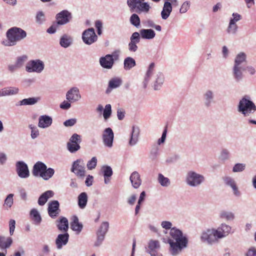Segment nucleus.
Here are the masks:
<instances>
[{"instance_id": "38", "label": "nucleus", "mask_w": 256, "mask_h": 256, "mask_svg": "<svg viewBox=\"0 0 256 256\" xmlns=\"http://www.w3.org/2000/svg\"><path fill=\"white\" fill-rule=\"evenodd\" d=\"M136 65L135 60L132 57L126 58L124 61V68L125 70H130Z\"/></svg>"}, {"instance_id": "31", "label": "nucleus", "mask_w": 256, "mask_h": 256, "mask_svg": "<svg viewBox=\"0 0 256 256\" xmlns=\"http://www.w3.org/2000/svg\"><path fill=\"white\" fill-rule=\"evenodd\" d=\"M73 42L72 38L68 34L62 35L60 40V44L64 48H67L70 46Z\"/></svg>"}, {"instance_id": "21", "label": "nucleus", "mask_w": 256, "mask_h": 256, "mask_svg": "<svg viewBox=\"0 0 256 256\" xmlns=\"http://www.w3.org/2000/svg\"><path fill=\"white\" fill-rule=\"evenodd\" d=\"M140 134V130L138 126H133L128 142L129 146H133L138 144L139 140Z\"/></svg>"}, {"instance_id": "6", "label": "nucleus", "mask_w": 256, "mask_h": 256, "mask_svg": "<svg viewBox=\"0 0 256 256\" xmlns=\"http://www.w3.org/2000/svg\"><path fill=\"white\" fill-rule=\"evenodd\" d=\"M6 36L8 40L11 42L10 44L15 45L17 42L21 40L26 36V33L20 28L14 27L8 30Z\"/></svg>"}, {"instance_id": "56", "label": "nucleus", "mask_w": 256, "mask_h": 256, "mask_svg": "<svg viewBox=\"0 0 256 256\" xmlns=\"http://www.w3.org/2000/svg\"><path fill=\"white\" fill-rule=\"evenodd\" d=\"M72 103L73 102L67 100H64L60 104V108L64 110H68L71 108Z\"/></svg>"}, {"instance_id": "27", "label": "nucleus", "mask_w": 256, "mask_h": 256, "mask_svg": "<svg viewBox=\"0 0 256 256\" xmlns=\"http://www.w3.org/2000/svg\"><path fill=\"white\" fill-rule=\"evenodd\" d=\"M130 180L132 187L136 189L138 188L142 184L140 176L138 172L135 171L132 173L130 177Z\"/></svg>"}, {"instance_id": "46", "label": "nucleus", "mask_w": 256, "mask_h": 256, "mask_svg": "<svg viewBox=\"0 0 256 256\" xmlns=\"http://www.w3.org/2000/svg\"><path fill=\"white\" fill-rule=\"evenodd\" d=\"M28 57L26 55H22L18 57L15 62L16 68H22L28 60Z\"/></svg>"}, {"instance_id": "29", "label": "nucleus", "mask_w": 256, "mask_h": 256, "mask_svg": "<svg viewBox=\"0 0 256 256\" xmlns=\"http://www.w3.org/2000/svg\"><path fill=\"white\" fill-rule=\"evenodd\" d=\"M46 166L41 162H36L33 166L32 174L35 176H40L41 172L46 170Z\"/></svg>"}, {"instance_id": "50", "label": "nucleus", "mask_w": 256, "mask_h": 256, "mask_svg": "<svg viewBox=\"0 0 256 256\" xmlns=\"http://www.w3.org/2000/svg\"><path fill=\"white\" fill-rule=\"evenodd\" d=\"M112 114V106L110 104H107L104 110L103 116L105 120L109 118Z\"/></svg>"}, {"instance_id": "54", "label": "nucleus", "mask_w": 256, "mask_h": 256, "mask_svg": "<svg viewBox=\"0 0 256 256\" xmlns=\"http://www.w3.org/2000/svg\"><path fill=\"white\" fill-rule=\"evenodd\" d=\"M96 164L97 158L96 157L94 156L88 162L86 166L88 170H92L96 167Z\"/></svg>"}, {"instance_id": "58", "label": "nucleus", "mask_w": 256, "mask_h": 256, "mask_svg": "<svg viewBox=\"0 0 256 256\" xmlns=\"http://www.w3.org/2000/svg\"><path fill=\"white\" fill-rule=\"evenodd\" d=\"M140 32H134L130 38V42L139 43L140 39Z\"/></svg>"}, {"instance_id": "33", "label": "nucleus", "mask_w": 256, "mask_h": 256, "mask_svg": "<svg viewBox=\"0 0 256 256\" xmlns=\"http://www.w3.org/2000/svg\"><path fill=\"white\" fill-rule=\"evenodd\" d=\"M12 243V239L10 237L0 236V248L6 250L9 248Z\"/></svg>"}, {"instance_id": "25", "label": "nucleus", "mask_w": 256, "mask_h": 256, "mask_svg": "<svg viewBox=\"0 0 256 256\" xmlns=\"http://www.w3.org/2000/svg\"><path fill=\"white\" fill-rule=\"evenodd\" d=\"M68 238L69 234L68 232H65L63 234H59L56 240V244L57 248L60 250L64 246H66L68 242Z\"/></svg>"}, {"instance_id": "51", "label": "nucleus", "mask_w": 256, "mask_h": 256, "mask_svg": "<svg viewBox=\"0 0 256 256\" xmlns=\"http://www.w3.org/2000/svg\"><path fill=\"white\" fill-rule=\"evenodd\" d=\"M238 26L236 24L229 22L227 28V32L229 34H235L238 30Z\"/></svg>"}, {"instance_id": "20", "label": "nucleus", "mask_w": 256, "mask_h": 256, "mask_svg": "<svg viewBox=\"0 0 256 256\" xmlns=\"http://www.w3.org/2000/svg\"><path fill=\"white\" fill-rule=\"evenodd\" d=\"M204 104L206 108H210L214 102V93L212 90H206L203 94Z\"/></svg>"}, {"instance_id": "57", "label": "nucleus", "mask_w": 256, "mask_h": 256, "mask_svg": "<svg viewBox=\"0 0 256 256\" xmlns=\"http://www.w3.org/2000/svg\"><path fill=\"white\" fill-rule=\"evenodd\" d=\"M30 128L31 130V137L32 139L36 138L39 136V130L38 128L32 125L30 126Z\"/></svg>"}, {"instance_id": "10", "label": "nucleus", "mask_w": 256, "mask_h": 256, "mask_svg": "<svg viewBox=\"0 0 256 256\" xmlns=\"http://www.w3.org/2000/svg\"><path fill=\"white\" fill-rule=\"evenodd\" d=\"M82 142L81 136L77 134H73L67 143L68 150L72 153L78 150L80 146V144Z\"/></svg>"}, {"instance_id": "36", "label": "nucleus", "mask_w": 256, "mask_h": 256, "mask_svg": "<svg viewBox=\"0 0 256 256\" xmlns=\"http://www.w3.org/2000/svg\"><path fill=\"white\" fill-rule=\"evenodd\" d=\"M219 216L220 218L226 221H232L235 218V215L234 212L226 210L220 211Z\"/></svg>"}, {"instance_id": "4", "label": "nucleus", "mask_w": 256, "mask_h": 256, "mask_svg": "<svg viewBox=\"0 0 256 256\" xmlns=\"http://www.w3.org/2000/svg\"><path fill=\"white\" fill-rule=\"evenodd\" d=\"M145 0H127L126 4L131 11L138 14H148L151 6Z\"/></svg>"}, {"instance_id": "7", "label": "nucleus", "mask_w": 256, "mask_h": 256, "mask_svg": "<svg viewBox=\"0 0 256 256\" xmlns=\"http://www.w3.org/2000/svg\"><path fill=\"white\" fill-rule=\"evenodd\" d=\"M204 180L205 178L203 175L192 170L188 172L186 176V182L191 187L199 186Z\"/></svg>"}, {"instance_id": "2", "label": "nucleus", "mask_w": 256, "mask_h": 256, "mask_svg": "<svg viewBox=\"0 0 256 256\" xmlns=\"http://www.w3.org/2000/svg\"><path fill=\"white\" fill-rule=\"evenodd\" d=\"M154 64L151 63L146 72L144 79L142 82V87L146 88L150 81L152 82V86L155 90L160 89L164 81V74L160 72H154Z\"/></svg>"}, {"instance_id": "13", "label": "nucleus", "mask_w": 256, "mask_h": 256, "mask_svg": "<svg viewBox=\"0 0 256 256\" xmlns=\"http://www.w3.org/2000/svg\"><path fill=\"white\" fill-rule=\"evenodd\" d=\"M104 144L109 148L113 146L114 134L112 129L110 128H106L103 132L102 135Z\"/></svg>"}, {"instance_id": "37", "label": "nucleus", "mask_w": 256, "mask_h": 256, "mask_svg": "<svg viewBox=\"0 0 256 256\" xmlns=\"http://www.w3.org/2000/svg\"><path fill=\"white\" fill-rule=\"evenodd\" d=\"M78 206L82 209L85 208L88 200V197L86 193L85 192L80 193L78 196Z\"/></svg>"}, {"instance_id": "24", "label": "nucleus", "mask_w": 256, "mask_h": 256, "mask_svg": "<svg viewBox=\"0 0 256 256\" xmlns=\"http://www.w3.org/2000/svg\"><path fill=\"white\" fill-rule=\"evenodd\" d=\"M52 123V118L48 115H42L38 118V126L42 128L50 127Z\"/></svg>"}, {"instance_id": "40", "label": "nucleus", "mask_w": 256, "mask_h": 256, "mask_svg": "<svg viewBox=\"0 0 256 256\" xmlns=\"http://www.w3.org/2000/svg\"><path fill=\"white\" fill-rule=\"evenodd\" d=\"M40 100L39 97H32L28 98H24L20 102V106L34 105L36 104Z\"/></svg>"}, {"instance_id": "47", "label": "nucleus", "mask_w": 256, "mask_h": 256, "mask_svg": "<svg viewBox=\"0 0 256 256\" xmlns=\"http://www.w3.org/2000/svg\"><path fill=\"white\" fill-rule=\"evenodd\" d=\"M13 196L14 194H10L6 196L4 204V206L6 208L8 209L12 207L14 203Z\"/></svg>"}, {"instance_id": "39", "label": "nucleus", "mask_w": 256, "mask_h": 256, "mask_svg": "<svg viewBox=\"0 0 256 256\" xmlns=\"http://www.w3.org/2000/svg\"><path fill=\"white\" fill-rule=\"evenodd\" d=\"M82 224L79 222L78 217L74 216L73 221L70 224L71 228L76 232L77 234H79L82 231Z\"/></svg>"}, {"instance_id": "28", "label": "nucleus", "mask_w": 256, "mask_h": 256, "mask_svg": "<svg viewBox=\"0 0 256 256\" xmlns=\"http://www.w3.org/2000/svg\"><path fill=\"white\" fill-rule=\"evenodd\" d=\"M56 224L60 231L67 232L68 229V221L66 218L61 216L56 221Z\"/></svg>"}, {"instance_id": "19", "label": "nucleus", "mask_w": 256, "mask_h": 256, "mask_svg": "<svg viewBox=\"0 0 256 256\" xmlns=\"http://www.w3.org/2000/svg\"><path fill=\"white\" fill-rule=\"evenodd\" d=\"M245 71L244 66L233 64L232 67V74L234 80L239 82L241 81L244 78L243 72Z\"/></svg>"}, {"instance_id": "49", "label": "nucleus", "mask_w": 256, "mask_h": 256, "mask_svg": "<svg viewBox=\"0 0 256 256\" xmlns=\"http://www.w3.org/2000/svg\"><path fill=\"white\" fill-rule=\"evenodd\" d=\"M102 170L104 174V178H110L112 174V170L110 166H104L102 168Z\"/></svg>"}, {"instance_id": "5", "label": "nucleus", "mask_w": 256, "mask_h": 256, "mask_svg": "<svg viewBox=\"0 0 256 256\" xmlns=\"http://www.w3.org/2000/svg\"><path fill=\"white\" fill-rule=\"evenodd\" d=\"M200 240L202 242L210 246L219 242L214 228H208L202 230L200 234Z\"/></svg>"}, {"instance_id": "22", "label": "nucleus", "mask_w": 256, "mask_h": 256, "mask_svg": "<svg viewBox=\"0 0 256 256\" xmlns=\"http://www.w3.org/2000/svg\"><path fill=\"white\" fill-rule=\"evenodd\" d=\"M99 62L100 66L102 68L107 70L112 68L114 64L110 54H108L104 56L100 57L99 59Z\"/></svg>"}, {"instance_id": "48", "label": "nucleus", "mask_w": 256, "mask_h": 256, "mask_svg": "<svg viewBox=\"0 0 256 256\" xmlns=\"http://www.w3.org/2000/svg\"><path fill=\"white\" fill-rule=\"evenodd\" d=\"M160 248V242L156 240H150L148 243L149 252L155 251Z\"/></svg>"}, {"instance_id": "60", "label": "nucleus", "mask_w": 256, "mask_h": 256, "mask_svg": "<svg viewBox=\"0 0 256 256\" xmlns=\"http://www.w3.org/2000/svg\"><path fill=\"white\" fill-rule=\"evenodd\" d=\"M232 18H231L230 22L236 24V22L242 19V16L238 13H233L232 14Z\"/></svg>"}, {"instance_id": "63", "label": "nucleus", "mask_w": 256, "mask_h": 256, "mask_svg": "<svg viewBox=\"0 0 256 256\" xmlns=\"http://www.w3.org/2000/svg\"><path fill=\"white\" fill-rule=\"evenodd\" d=\"M158 146H155L152 148L150 152V158L152 160L156 159L158 155Z\"/></svg>"}, {"instance_id": "52", "label": "nucleus", "mask_w": 256, "mask_h": 256, "mask_svg": "<svg viewBox=\"0 0 256 256\" xmlns=\"http://www.w3.org/2000/svg\"><path fill=\"white\" fill-rule=\"evenodd\" d=\"M246 168V164L243 163H238L234 165L232 168L234 172H238L244 171Z\"/></svg>"}, {"instance_id": "18", "label": "nucleus", "mask_w": 256, "mask_h": 256, "mask_svg": "<svg viewBox=\"0 0 256 256\" xmlns=\"http://www.w3.org/2000/svg\"><path fill=\"white\" fill-rule=\"evenodd\" d=\"M59 207L60 204L58 200H52L48 203V213L52 218H54L58 216L60 211Z\"/></svg>"}, {"instance_id": "17", "label": "nucleus", "mask_w": 256, "mask_h": 256, "mask_svg": "<svg viewBox=\"0 0 256 256\" xmlns=\"http://www.w3.org/2000/svg\"><path fill=\"white\" fill-rule=\"evenodd\" d=\"M72 14L66 10H64L56 16V24L58 25H64L68 23L72 18Z\"/></svg>"}, {"instance_id": "8", "label": "nucleus", "mask_w": 256, "mask_h": 256, "mask_svg": "<svg viewBox=\"0 0 256 256\" xmlns=\"http://www.w3.org/2000/svg\"><path fill=\"white\" fill-rule=\"evenodd\" d=\"M44 64L40 60H31L26 66V70L28 72L40 73L44 70Z\"/></svg>"}, {"instance_id": "59", "label": "nucleus", "mask_w": 256, "mask_h": 256, "mask_svg": "<svg viewBox=\"0 0 256 256\" xmlns=\"http://www.w3.org/2000/svg\"><path fill=\"white\" fill-rule=\"evenodd\" d=\"M10 234L12 236L14 234L16 228V221L13 219H10L8 222Z\"/></svg>"}, {"instance_id": "9", "label": "nucleus", "mask_w": 256, "mask_h": 256, "mask_svg": "<svg viewBox=\"0 0 256 256\" xmlns=\"http://www.w3.org/2000/svg\"><path fill=\"white\" fill-rule=\"evenodd\" d=\"M71 172L78 177L84 178L86 175V168L84 161L82 159H78L74 161L71 168Z\"/></svg>"}, {"instance_id": "64", "label": "nucleus", "mask_w": 256, "mask_h": 256, "mask_svg": "<svg viewBox=\"0 0 256 256\" xmlns=\"http://www.w3.org/2000/svg\"><path fill=\"white\" fill-rule=\"evenodd\" d=\"M246 256H256V248L254 247L250 248L246 254Z\"/></svg>"}, {"instance_id": "42", "label": "nucleus", "mask_w": 256, "mask_h": 256, "mask_svg": "<svg viewBox=\"0 0 256 256\" xmlns=\"http://www.w3.org/2000/svg\"><path fill=\"white\" fill-rule=\"evenodd\" d=\"M54 174V170L52 168H46L43 172H41L40 176L44 180H47L51 178Z\"/></svg>"}, {"instance_id": "1", "label": "nucleus", "mask_w": 256, "mask_h": 256, "mask_svg": "<svg viewBox=\"0 0 256 256\" xmlns=\"http://www.w3.org/2000/svg\"><path fill=\"white\" fill-rule=\"evenodd\" d=\"M168 242L172 254L176 256L187 246L188 240L180 230L174 227L170 230Z\"/></svg>"}, {"instance_id": "62", "label": "nucleus", "mask_w": 256, "mask_h": 256, "mask_svg": "<svg viewBox=\"0 0 256 256\" xmlns=\"http://www.w3.org/2000/svg\"><path fill=\"white\" fill-rule=\"evenodd\" d=\"M137 44V42H130L128 44L129 51L130 52H136L138 48V46L136 45Z\"/></svg>"}, {"instance_id": "14", "label": "nucleus", "mask_w": 256, "mask_h": 256, "mask_svg": "<svg viewBox=\"0 0 256 256\" xmlns=\"http://www.w3.org/2000/svg\"><path fill=\"white\" fill-rule=\"evenodd\" d=\"M232 230V227L225 224H222L218 227L215 228V232L218 241L227 236Z\"/></svg>"}, {"instance_id": "12", "label": "nucleus", "mask_w": 256, "mask_h": 256, "mask_svg": "<svg viewBox=\"0 0 256 256\" xmlns=\"http://www.w3.org/2000/svg\"><path fill=\"white\" fill-rule=\"evenodd\" d=\"M82 40L84 43L88 45H90L95 42L98 40V36L94 29L89 28L84 30L82 34Z\"/></svg>"}, {"instance_id": "16", "label": "nucleus", "mask_w": 256, "mask_h": 256, "mask_svg": "<svg viewBox=\"0 0 256 256\" xmlns=\"http://www.w3.org/2000/svg\"><path fill=\"white\" fill-rule=\"evenodd\" d=\"M17 174L20 178H25L30 176L28 165L23 161H18L16 164Z\"/></svg>"}, {"instance_id": "35", "label": "nucleus", "mask_w": 256, "mask_h": 256, "mask_svg": "<svg viewBox=\"0 0 256 256\" xmlns=\"http://www.w3.org/2000/svg\"><path fill=\"white\" fill-rule=\"evenodd\" d=\"M140 36L142 38L150 40L156 36L154 31L152 29H142L140 30Z\"/></svg>"}, {"instance_id": "34", "label": "nucleus", "mask_w": 256, "mask_h": 256, "mask_svg": "<svg viewBox=\"0 0 256 256\" xmlns=\"http://www.w3.org/2000/svg\"><path fill=\"white\" fill-rule=\"evenodd\" d=\"M54 192L52 190H47L43 193L38 200V204L40 206H44L49 198L52 197Z\"/></svg>"}, {"instance_id": "43", "label": "nucleus", "mask_w": 256, "mask_h": 256, "mask_svg": "<svg viewBox=\"0 0 256 256\" xmlns=\"http://www.w3.org/2000/svg\"><path fill=\"white\" fill-rule=\"evenodd\" d=\"M158 180L160 184L164 187H168L170 184V179L165 177L162 174H158Z\"/></svg>"}, {"instance_id": "3", "label": "nucleus", "mask_w": 256, "mask_h": 256, "mask_svg": "<svg viewBox=\"0 0 256 256\" xmlns=\"http://www.w3.org/2000/svg\"><path fill=\"white\" fill-rule=\"evenodd\" d=\"M238 111L245 117L249 116L256 111V106L248 96H244L239 101Z\"/></svg>"}, {"instance_id": "11", "label": "nucleus", "mask_w": 256, "mask_h": 256, "mask_svg": "<svg viewBox=\"0 0 256 256\" xmlns=\"http://www.w3.org/2000/svg\"><path fill=\"white\" fill-rule=\"evenodd\" d=\"M108 228L109 223L108 222H104L102 223L96 232L97 239L94 244L95 246H99L101 245Z\"/></svg>"}, {"instance_id": "41", "label": "nucleus", "mask_w": 256, "mask_h": 256, "mask_svg": "<svg viewBox=\"0 0 256 256\" xmlns=\"http://www.w3.org/2000/svg\"><path fill=\"white\" fill-rule=\"evenodd\" d=\"M30 216L36 224L38 225L40 223L42 218L37 210L35 208L32 209L30 212Z\"/></svg>"}, {"instance_id": "61", "label": "nucleus", "mask_w": 256, "mask_h": 256, "mask_svg": "<svg viewBox=\"0 0 256 256\" xmlns=\"http://www.w3.org/2000/svg\"><path fill=\"white\" fill-rule=\"evenodd\" d=\"M76 122V119L75 118H70L66 120L64 122V124L66 127L72 126H74Z\"/></svg>"}, {"instance_id": "53", "label": "nucleus", "mask_w": 256, "mask_h": 256, "mask_svg": "<svg viewBox=\"0 0 256 256\" xmlns=\"http://www.w3.org/2000/svg\"><path fill=\"white\" fill-rule=\"evenodd\" d=\"M36 22L38 24H42L45 21V16L44 12L39 11L37 12L36 17Z\"/></svg>"}, {"instance_id": "15", "label": "nucleus", "mask_w": 256, "mask_h": 256, "mask_svg": "<svg viewBox=\"0 0 256 256\" xmlns=\"http://www.w3.org/2000/svg\"><path fill=\"white\" fill-rule=\"evenodd\" d=\"M66 98L73 103L79 101L82 98L79 88L76 86L70 88L66 92Z\"/></svg>"}, {"instance_id": "55", "label": "nucleus", "mask_w": 256, "mask_h": 256, "mask_svg": "<svg viewBox=\"0 0 256 256\" xmlns=\"http://www.w3.org/2000/svg\"><path fill=\"white\" fill-rule=\"evenodd\" d=\"M190 3L188 1L183 2L180 9V14L186 13L190 9Z\"/></svg>"}, {"instance_id": "26", "label": "nucleus", "mask_w": 256, "mask_h": 256, "mask_svg": "<svg viewBox=\"0 0 256 256\" xmlns=\"http://www.w3.org/2000/svg\"><path fill=\"white\" fill-rule=\"evenodd\" d=\"M122 84V80L119 78H114L108 82V87L106 90V94H110L112 89L118 88Z\"/></svg>"}, {"instance_id": "32", "label": "nucleus", "mask_w": 256, "mask_h": 256, "mask_svg": "<svg viewBox=\"0 0 256 256\" xmlns=\"http://www.w3.org/2000/svg\"><path fill=\"white\" fill-rule=\"evenodd\" d=\"M247 56L244 52H238L235 56L234 64L244 66L243 64L246 62Z\"/></svg>"}, {"instance_id": "23", "label": "nucleus", "mask_w": 256, "mask_h": 256, "mask_svg": "<svg viewBox=\"0 0 256 256\" xmlns=\"http://www.w3.org/2000/svg\"><path fill=\"white\" fill-rule=\"evenodd\" d=\"M222 180L226 186L232 188L235 196H240V193L236 186V182L233 178L229 176H224L222 178Z\"/></svg>"}, {"instance_id": "45", "label": "nucleus", "mask_w": 256, "mask_h": 256, "mask_svg": "<svg viewBox=\"0 0 256 256\" xmlns=\"http://www.w3.org/2000/svg\"><path fill=\"white\" fill-rule=\"evenodd\" d=\"M130 21V24L136 28H139L140 26V18L136 14H133L131 15Z\"/></svg>"}, {"instance_id": "30", "label": "nucleus", "mask_w": 256, "mask_h": 256, "mask_svg": "<svg viewBox=\"0 0 256 256\" xmlns=\"http://www.w3.org/2000/svg\"><path fill=\"white\" fill-rule=\"evenodd\" d=\"M172 10V7L170 2H164L160 14L162 19L166 20L170 16Z\"/></svg>"}, {"instance_id": "44", "label": "nucleus", "mask_w": 256, "mask_h": 256, "mask_svg": "<svg viewBox=\"0 0 256 256\" xmlns=\"http://www.w3.org/2000/svg\"><path fill=\"white\" fill-rule=\"evenodd\" d=\"M4 96L16 94L18 92V88L16 87H7L3 88Z\"/></svg>"}]
</instances>
